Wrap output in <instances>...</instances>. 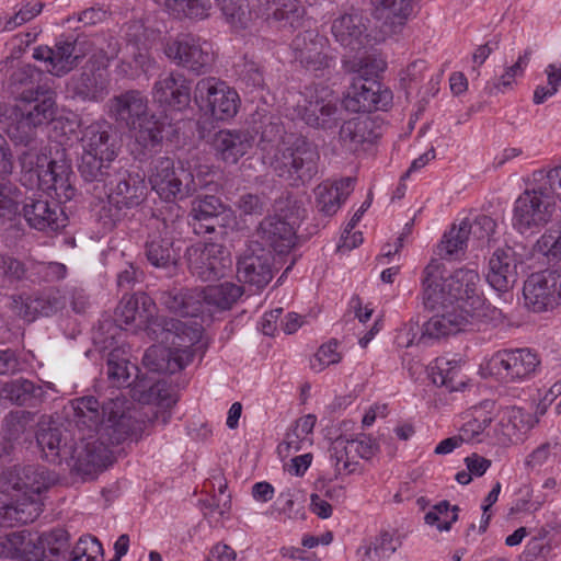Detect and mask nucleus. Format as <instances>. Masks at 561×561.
Here are the masks:
<instances>
[{"label": "nucleus", "mask_w": 561, "mask_h": 561, "mask_svg": "<svg viewBox=\"0 0 561 561\" xmlns=\"http://www.w3.org/2000/svg\"><path fill=\"white\" fill-rule=\"evenodd\" d=\"M314 194L318 211L327 217L333 216L340 208L342 201H344L341 191L328 182L319 184Z\"/></svg>", "instance_id": "603ef678"}, {"label": "nucleus", "mask_w": 561, "mask_h": 561, "mask_svg": "<svg viewBox=\"0 0 561 561\" xmlns=\"http://www.w3.org/2000/svg\"><path fill=\"white\" fill-rule=\"evenodd\" d=\"M556 201L533 183L514 205L513 226L522 234H534L552 218Z\"/></svg>", "instance_id": "6e6552de"}, {"label": "nucleus", "mask_w": 561, "mask_h": 561, "mask_svg": "<svg viewBox=\"0 0 561 561\" xmlns=\"http://www.w3.org/2000/svg\"><path fill=\"white\" fill-rule=\"evenodd\" d=\"M295 59L307 69L319 70L328 67V56L324 53L325 38L317 31L309 30L299 33L291 42Z\"/></svg>", "instance_id": "bb28decb"}, {"label": "nucleus", "mask_w": 561, "mask_h": 561, "mask_svg": "<svg viewBox=\"0 0 561 561\" xmlns=\"http://www.w3.org/2000/svg\"><path fill=\"white\" fill-rule=\"evenodd\" d=\"M273 5L268 19L278 22L280 27L295 28L301 24L306 10L299 0H273Z\"/></svg>", "instance_id": "a18cd8bd"}, {"label": "nucleus", "mask_w": 561, "mask_h": 561, "mask_svg": "<svg viewBox=\"0 0 561 561\" xmlns=\"http://www.w3.org/2000/svg\"><path fill=\"white\" fill-rule=\"evenodd\" d=\"M228 23L238 30H244L257 18L250 9L248 0H215Z\"/></svg>", "instance_id": "c03bdc74"}, {"label": "nucleus", "mask_w": 561, "mask_h": 561, "mask_svg": "<svg viewBox=\"0 0 561 561\" xmlns=\"http://www.w3.org/2000/svg\"><path fill=\"white\" fill-rule=\"evenodd\" d=\"M67 91L73 100L83 103H100L108 95V80L95 56L87 61L80 73L69 79Z\"/></svg>", "instance_id": "6ab92c4d"}, {"label": "nucleus", "mask_w": 561, "mask_h": 561, "mask_svg": "<svg viewBox=\"0 0 561 561\" xmlns=\"http://www.w3.org/2000/svg\"><path fill=\"white\" fill-rule=\"evenodd\" d=\"M106 374L114 387L130 386L133 371H138L137 366L129 363L126 351L117 347L112 350L106 356Z\"/></svg>", "instance_id": "79ce46f5"}, {"label": "nucleus", "mask_w": 561, "mask_h": 561, "mask_svg": "<svg viewBox=\"0 0 561 561\" xmlns=\"http://www.w3.org/2000/svg\"><path fill=\"white\" fill-rule=\"evenodd\" d=\"M274 216L293 222L295 226L304 218L306 213L302 201L291 193L280 195L274 203Z\"/></svg>", "instance_id": "864d4df0"}, {"label": "nucleus", "mask_w": 561, "mask_h": 561, "mask_svg": "<svg viewBox=\"0 0 561 561\" xmlns=\"http://www.w3.org/2000/svg\"><path fill=\"white\" fill-rule=\"evenodd\" d=\"M0 272L9 284L23 282L27 278V267L21 260L11 255H0Z\"/></svg>", "instance_id": "338daca9"}, {"label": "nucleus", "mask_w": 561, "mask_h": 561, "mask_svg": "<svg viewBox=\"0 0 561 561\" xmlns=\"http://www.w3.org/2000/svg\"><path fill=\"white\" fill-rule=\"evenodd\" d=\"M194 99L202 110L209 112L218 121L231 118L238 112V93L211 77L196 83Z\"/></svg>", "instance_id": "9b49d317"}, {"label": "nucleus", "mask_w": 561, "mask_h": 561, "mask_svg": "<svg viewBox=\"0 0 561 561\" xmlns=\"http://www.w3.org/2000/svg\"><path fill=\"white\" fill-rule=\"evenodd\" d=\"M1 396L11 403L23 407L31 405L33 400H42L44 390L42 386L23 377L12 379L2 385Z\"/></svg>", "instance_id": "ea45409f"}, {"label": "nucleus", "mask_w": 561, "mask_h": 561, "mask_svg": "<svg viewBox=\"0 0 561 561\" xmlns=\"http://www.w3.org/2000/svg\"><path fill=\"white\" fill-rule=\"evenodd\" d=\"M541 359L531 348H511L497 351L490 359V366L496 374L512 381H523L536 375Z\"/></svg>", "instance_id": "a211bd4d"}, {"label": "nucleus", "mask_w": 561, "mask_h": 561, "mask_svg": "<svg viewBox=\"0 0 561 561\" xmlns=\"http://www.w3.org/2000/svg\"><path fill=\"white\" fill-rule=\"evenodd\" d=\"M21 101L26 104L20 111L39 127L51 123L57 114L56 92L47 84H38L36 89L20 93Z\"/></svg>", "instance_id": "4be33fe9"}, {"label": "nucleus", "mask_w": 561, "mask_h": 561, "mask_svg": "<svg viewBox=\"0 0 561 561\" xmlns=\"http://www.w3.org/2000/svg\"><path fill=\"white\" fill-rule=\"evenodd\" d=\"M167 7L178 15L204 19L209 15L210 0H165Z\"/></svg>", "instance_id": "13d9d810"}, {"label": "nucleus", "mask_w": 561, "mask_h": 561, "mask_svg": "<svg viewBox=\"0 0 561 561\" xmlns=\"http://www.w3.org/2000/svg\"><path fill=\"white\" fill-rule=\"evenodd\" d=\"M147 304H150V299L145 295L130 297L119 304L116 309V316L125 324L136 323L137 320H139V323H142L148 316Z\"/></svg>", "instance_id": "3c124183"}, {"label": "nucleus", "mask_w": 561, "mask_h": 561, "mask_svg": "<svg viewBox=\"0 0 561 561\" xmlns=\"http://www.w3.org/2000/svg\"><path fill=\"white\" fill-rule=\"evenodd\" d=\"M371 125L368 121L353 118L345 122L340 128V140L350 151H357L358 148L368 142V127Z\"/></svg>", "instance_id": "de8ad7c7"}, {"label": "nucleus", "mask_w": 561, "mask_h": 561, "mask_svg": "<svg viewBox=\"0 0 561 561\" xmlns=\"http://www.w3.org/2000/svg\"><path fill=\"white\" fill-rule=\"evenodd\" d=\"M38 553L41 551L36 549V542L26 531H13L0 536V557L16 561H37Z\"/></svg>", "instance_id": "c9c22d12"}, {"label": "nucleus", "mask_w": 561, "mask_h": 561, "mask_svg": "<svg viewBox=\"0 0 561 561\" xmlns=\"http://www.w3.org/2000/svg\"><path fill=\"white\" fill-rule=\"evenodd\" d=\"M36 413L27 410L10 411L2 421L1 435L9 439L21 442L26 434H32L35 428Z\"/></svg>", "instance_id": "37998d69"}, {"label": "nucleus", "mask_w": 561, "mask_h": 561, "mask_svg": "<svg viewBox=\"0 0 561 561\" xmlns=\"http://www.w3.org/2000/svg\"><path fill=\"white\" fill-rule=\"evenodd\" d=\"M341 108L336 101L316 96L308 101L302 112L307 125L319 129L335 128L341 117Z\"/></svg>", "instance_id": "473e14b6"}, {"label": "nucleus", "mask_w": 561, "mask_h": 561, "mask_svg": "<svg viewBox=\"0 0 561 561\" xmlns=\"http://www.w3.org/2000/svg\"><path fill=\"white\" fill-rule=\"evenodd\" d=\"M137 392H139L138 401L144 403L157 402L165 407H171L175 403V400L168 393L165 383L161 381L152 383L148 390L144 389V385L140 381L134 387V397L137 396Z\"/></svg>", "instance_id": "680f3d73"}, {"label": "nucleus", "mask_w": 561, "mask_h": 561, "mask_svg": "<svg viewBox=\"0 0 561 561\" xmlns=\"http://www.w3.org/2000/svg\"><path fill=\"white\" fill-rule=\"evenodd\" d=\"M331 31L335 41L351 51L367 49L370 42L366 34L367 27L358 13H345L336 18Z\"/></svg>", "instance_id": "c85d7f7f"}, {"label": "nucleus", "mask_w": 561, "mask_h": 561, "mask_svg": "<svg viewBox=\"0 0 561 561\" xmlns=\"http://www.w3.org/2000/svg\"><path fill=\"white\" fill-rule=\"evenodd\" d=\"M112 138V126L103 122H94L82 130L81 147L82 152L95 153L103 158L115 159L116 152L114 145L110 141Z\"/></svg>", "instance_id": "72a5a7b5"}, {"label": "nucleus", "mask_w": 561, "mask_h": 561, "mask_svg": "<svg viewBox=\"0 0 561 561\" xmlns=\"http://www.w3.org/2000/svg\"><path fill=\"white\" fill-rule=\"evenodd\" d=\"M156 67V61L145 51H137L128 61H122L117 71L123 77L137 79L141 75H148Z\"/></svg>", "instance_id": "6e6d98bb"}, {"label": "nucleus", "mask_w": 561, "mask_h": 561, "mask_svg": "<svg viewBox=\"0 0 561 561\" xmlns=\"http://www.w3.org/2000/svg\"><path fill=\"white\" fill-rule=\"evenodd\" d=\"M125 404L121 397L102 404L91 396L73 401L75 422L82 436L68 467L71 472L93 479L112 463L110 445L123 443L136 430L137 422Z\"/></svg>", "instance_id": "f257e3e1"}, {"label": "nucleus", "mask_w": 561, "mask_h": 561, "mask_svg": "<svg viewBox=\"0 0 561 561\" xmlns=\"http://www.w3.org/2000/svg\"><path fill=\"white\" fill-rule=\"evenodd\" d=\"M76 42L58 41L54 47L39 46L34 48L33 57L47 64V71L56 77H62L75 69L80 55L75 53Z\"/></svg>", "instance_id": "a878e982"}, {"label": "nucleus", "mask_w": 561, "mask_h": 561, "mask_svg": "<svg viewBox=\"0 0 561 561\" xmlns=\"http://www.w3.org/2000/svg\"><path fill=\"white\" fill-rule=\"evenodd\" d=\"M38 302V317H49L66 307V297L58 290H50L46 294L35 296Z\"/></svg>", "instance_id": "774afa93"}, {"label": "nucleus", "mask_w": 561, "mask_h": 561, "mask_svg": "<svg viewBox=\"0 0 561 561\" xmlns=\"http://www.w3.org/2000/svg\"><path fill=\"white\" fill-rule=\"evenodd\" d=\"M534 251L547 257L548 262L561 259V226H552L534 244Z\"/></svg>", "instance_id": "5fc2aeb1"}, {"label": "nucleus", "mask_w": 561, "mask_h": 561, "mask_svg": "<svg viewBox=\"0 0 561 561\" xmlns=\"http://www.w3.org/2000/svg\"><path fill=\"white\" fill-rule=\"evenodd\" d=\"M415 0H388V38L403 33L405 25L414 12Z\"/></svg>", "instance_id": "49530a36"}, {"label": "nucleus", "mask_w": 561, "mask_h": 561, "mask_svg": "<svg viewBox=\"0 0 561 561\" xmlns=\"http://www.w3.org/2000/svg\"><path fill=\"white\" fill-rule=\"evenodd\" d=\"M41 128L33 125V122L20 111V106H13L4 130L14 146H34L39 144L37 136Z\"/></svg>", "instance_id": "e433bc0d"}, {"label": "nucleus", "mask_w": 561, "mask_h": 561, "mask_svg": "<svg viewBox=\"0 0 561 561\" xmlns=\"http://www.w3.org/2000/svg\"><path fill=\"white\" fill-rule=\"evenodd\" d=\"M106 185L110 192L101 202L96 218L104 229L112 230L146 201L147 185L145 175L124 168L116 169Z\"/></svg>", "instance_id": "20e7f679"}, {"label": "nucleus", "mask_w": 561, "mask_h": 561, "mask_svg": "<svg viewBox=\"0 0 561 561\" xmlns=\"http://www.w3.org/2000/svg\"><path fill=\"white\" fill-rule=\"evenodd\" d=\"M36 440L47 461L69 467L73 460L77 440L64 425L50 423L36 433Z\"/></svg>", "instance_id": "aec40b11"}, {"label": "nucleus", "mask_w": 561, "mask_h": 561, "mask_svg": "<svg viewBox=\"0 0 561 561\" xmlns=\"http://www.w3.org/2000/svg\"><path fill=\"white\" fill-rule=\"evenodd\" d=\"M69 561H104L102 543L92 536L81 537L70 552Z\"/></svg>", "instance_id": "052dcab7"}, {"label": "nucleus", "mask_w": 561, "mask_h": 561, "mask_svg": "<svg viewBox=\"0 0 561 561\" xmlns=\"http://www.w3.org/2000/svg\"><path fill=\"white\" fill-rule=\"evenodd\" d=\"M527 255L522 244L497 249L489 261L488 283L497 291H508L517 282L519 272H524Z\"/></svg>", "instance_id": "4468645a"}, {"label": "nucleus", "mask_w": 561, "mask_h": 561, "mask_svg": "<svg viewBox=\"0 0 561 561\" xmlns=\"http://www.w3.org/2000/svg\"><path fill=\"white\" fill-rule=\"evenodd\" d=\"M37 561H64L69 553V534L62 528L53 529L37 538Z\"/></svg>", "instance_id": "4c0bfd02"}, {"label": "nucleus", "mask_w": 561, "mask_h": 561, "mask_svg": "<svg viewBox=\"0 0 561 561\" xmlns=\"http://www.w3.org/2000/svg\"><path fill=\"white\" fill-rule=\"evenodd\" d=\"M60 202L44 192H23L12 181L0 180V224H12L23 217L31 229L57 232L67 226L68 217Z\"/></svg>", "instance_id": "7ed1b4c3"}, {"label": "nucleus", "mask_w": 561, "mask_h": 561, "mask_svg": "<svg viewBox=\"0 0 561 561\" xmlns=\"http://www.w3.org/2000/svg\"><path fill=\"white\" fill-rule=\"evenodd\" d=\"M108 112L117 123L130 129H137L148 113V100L138 90H128L113 96L108 102Z\"/></svg>", "instance_id": "412c9836"}, {"label": "nucleus", "mask_w": 561, "mask_h": 561, "mask_svg": "<svg viewBox=\"0 0 561 561\" xmlns=\"http://www.w3.org/2000/svg\"><path fill=\"white\" fill-rule=\"evenodd\" d=\"M191 83L183 73L171 71L156 81L152 96L162 105L183 111L191 103Z\"/></svg>", "instance_id": "5701e85b"}, {"label": "nucleus", "mask_w": 561, "mask_h": 561, "mask_svg": "<svg viewBox=\"0 0 561 561\" xmlns=\"http://www.w3.org/2000/svg\"><path fill=\"white\" fill-rule=\"evenodd\" d=\"M343 69L354 76L343 99L344 108L353 113L378 110L377 104L382 93L383 61L370 56L354 57L343 60Z\"/></svg>", "instance_id": "39448f33"}, {"label": "nucleus", "mask_w": 561, "mask_h": 561, "mask_svg": "<svg viewBox=\"0 0 561 561\" xmlns=\"http://www.w3.org/2000/svg\"><path fill=\"white\" fill-rule=\"evenodd\" d=\"M261 239L275 252L287 253L296 243V226L278 216L264 218L259 226Z\"/></svg>", "instance_id": "c756f323"}, {"label": "nucleus", "mask_w": 561, "mask_h": 561, "mask_svg": "<svg viewBox=\"0 0 561 561\" xmlns=\"http://www.w3.org/2000/svg\"><path fill=\"white\" fill-rule=\"evenodd\" d=\"M10 310L21 319L32 322L38 317V302L35 297L27 295H12L9 297Z\"/></svg>", "instance_id": "69168bd1"}, {"label": "nucleus", "mask_w": 561, "mask_h": 561, "mask_svg": "<svg viewBox=\"0 0 561 561\" xmlns=\"http://www.w3.org/2000/svg\"><path fill=\"white\" fill-rule=\"evenodd\" d=\"M533 183L556 201L561 194V163L549 170H537L533 173Z\"/></svg>", "instance_id": "bf43d9fd"}, {"label": "nucleus", "mask_w": 561, "mask_h": 561, "mask_svg": "<svg viewBox=\"0 0 561 561\" xmlns=\"http://www.w3.org/2000/svg\"><path fill=\"white\" fill-rule=\"evenodd\" d=\"M57 476L39 465L14 466L0 473V486L8 489L20 502L36 501L42 491L48 489Z\"/></svg>", "instance_id": "1a4fd4ad"}, {"label": "nucleus", "mask_w": 561, "mask_h": 561, "mask_svg": "<svg viewBox=\"0 0 561 561\" xmlns=\"http://www.w3.org/2000/svg\"><path fill=\"white\" fill-rule=\"evenodd\" d=\"M146 334L159 345L179 348H192L202 336V325L178 319L156 317L145 319Z\"/></svg>", "instance_id": "f8f14e48"}, {"label": "nucleus", "mask_w": 561, "mask_h": 561, "mask_svg": "<svg viewBox=\"0 0 561 561\" xmlns=\"http://www.w3.org/2000/svg\"><path fill=\"white\" fill-rule=\"evenodd\" d=\"M186 259L191 274L202 282L224 277L232 266L229 250L218 243H196L187 249Z\"/></svg>", "instance_id": "9d476101"}, {"label": "nucleus", "mask_w": 561, "mask_h": 561, "mask_svg": "<svg viewBox=\"0 0 561 561\" xmlns=\"http://www.w3.org/2000/svg\"><path fill=\"white\" fill-rule=\"evenodd\" d=\"M151 187L165 202L182 201L197 191V183L188 161L159 157L152 161L149 175Z\"/></svg>", "instance_id": "0eeeda50"}, {"label": "nucleus", "mask_w": 561, "mask_h": 561, "mask_svg": "<svg viewBox=\"0 0 561 561\" xmlns=\"http://www.w3.org/2000/svg\"><path fill=\"white\" fill-rule=\"evenodd\" d=\"M479 280V274L470 268H459L445 278L449 297L456 298L458 305L451 311L437 313L426 321L419 342L426 339L438 340L459 332L479 331L486 323L489 307L477 294Z\"/></svg>", "instance_id": "f03ea898"}, {"label": "nucleus", "mask_w": 561, "mask_h": 561, "mask_svg": "<svg viewBox=\"0 0 561 561\" xmlns=\"http://www.w3.org/2000/svg\"><path fill=\"white\" fill-rule=\"evenodd\" d=\"M72 173H59V174H42L37 173L38 179L45 183L50 182L48 186L55 192L56 197L60 202L71 201L76 195V188L70 182Z\"/></svg>", "instance_id": "0e129e2a"}, {"label": "nucleus", "mask_w": 561, "mask_h": 561, "mask_svg": "<svg viewBox=\"0 0 561 561\" xmlns=\"http://www.w3.org/2000/svg\"><path fill=\"white\" fill-rule=\"evenodd\" d=\"M43 72L32 65H24L16 69L10 78V84L16 92H25L27 90L36 89L37 83H41Z\"/></svg>", "instance_id": "e2e57ef3"}, {"label": "nucleus", "mask_w": 561, "mask_h": 561, "mask_svg": "<svg viewBox=\"0 0 561 561\" xmlns=\"http://www.w3.org/2000/svg\"><path fill=\"white\" fill-rule=\"evenodd\" d=\"M113 160L95 153L82 152L78 162V172L85 182H103L106 185L117 169L112 164Z\"/></svg>", "instance_id": "58836bf2"}, {"label": "nucleus", "mask_w": 561, "mask_h": 561, "mask_svg": "<svg viewBox=\"0 0 561 561\" xmlns=\"http://www.w3.org/2000/svg\"><path fill=\"white\" fill-rule=\"evenodd\" d=\"M266 164L275 174L293 186L310 182L318 173L319 154L305 139L297 138L291 146L267 156Z\"/></svg>", "instance_id": "423d86ee"}, {"label": "nucleus", "mask_w": 561, "mask_h": 561, "mask_svg": "<svg viewBox=\"0 0 561 561\" xmlns=\"http://www.w3.org/2000/svg\"><path fill=\"white\" fill-rule=\"evenodd\" d=\"M159 300L168 310L182 317H197L202 313L197 288L173 287L161 291Z\"/></svg>", "instance_id": "f704fd0d"}, {"label": "nucleus", "mask_w": 561, "mask_h": 561, "mask_svg": "<svg viewBox=\"0 0 561 561\" xmlns=\"http://www.w3.org/2000/svg\"><path fill=\"white\" fill-rule=\"evenodd\" d=\"M259 148L262 151L263 162L266 164L267 156H272L276 150H283L280 144L285 135V128L279 117L265 115L261 119Z\"/></svg>", "instance_id": "a19ab883"}, {"label": "nucleus", "mask_w": 561, "mask_h": 561, "mask_svg": "<svg viewBox=\"0 0 561 561\" xmlns=\"http://www.w3.org/2000/svg\"><path fill=\"white\" fill-rule=\"evenodd\" d=\"M154 227L148 233L145 243V255L148 262L160 268H167L175 265L178 262V251L173 247V237L164 221L154 220Z\"/></svg>", "instance_id": "393cba45"}, {"label": "nucleus", "mask_w": 561, "mask_h": 561, "mask_svg": "<svg viewBox=\"0 0 561 561\" xmlns=\"http://www.w3.org/2000/svg\"><path fill=\"white\" fill-rule=\"evenodd\" d=\"M423 304L430 310H439L442 313L451 311L458 300L449 297V290L445 286V279L434 285H426L423 289Z\"/></svg>", "instance_id": "09e8293b"}, {"label": "nucleus", "mask_w": 561, "mask_h": 561, "mask_svg": "<svg viewBox=\"0 0 561 561\" xmlns=\"http://www.w3.org/2000/svg\"><path fill=\"white\" fill-rule=\"evenodd\" d=\"M163 53L171 62L197 76L207 73L214 61L213 53L191 35H180L167 41Z\"/></svg>", "instance_id": "2eb2a0df"}, {"label": "nucleus", "mask_w": 561, "mask_h": 561, "mask_svg": "<svg viewBox=\"0 0 561 561\" xmlns=\"http://www.w3.org/2000/svg\"><path fill=\"white\" fill-rule=\"evenodd\" d=\"M461 228H465V234H467V240L477 241V247H483L484 244H489L491 241V237L495 232L496 222L491 217L486 215H480L476 217L472 222L468 220H463L460 224Z\"/></svg>", "instance_id": "8fccbe9b"}, {"label": "nucleus", "mask_w": 561, "mask_h": 561, "mask_svg": "<svg viewBox=\"0 0 561 561\" xmlns=\"http://www.w3.org/2000/svg\"><path fill=\"white\" fill-rule=\"evenodd\" d=\"M523 295L526 307L534 312L554 308L561 301V270L533 273L524 283Z\"/></svg>", "instance_id": "ddd939ff"}, {"label": "nucleus", "mask_w": 561, "mask_h": 561, "mask_svg": "<svg viewBox=\"0 0 561 561\" xmlns=\"http://www.w3.org/2000/svg\"><path fill=\"white\" fill-rule=\"evenodd\" d=\"M202 313L205 311H225L229 310L238 299L243 295L242 286L225 282L218 285L197 288Z\"/></svg>", "instance_id": "7c9ffc66"}, {"label": "nucleus", "mask_w": 561, "mask_h": 561, "mask_svg": "<svg viewBox=\"0 0 561 561\" xmlns=\"http://www.w3.org/2000/svg\"><path fill=\"white\" fill-rule=\"evenodd\" d=\"M194 356L193 348L152 345L146 351L142 364L152 373L174 374L187 366Z\"/></svg>", "instance_id": "b1692460"}, {"label": "nucleus", "mask_w": 561, "mask_h": 561, "mask_svg": "<svg viewBox=\"0 0 561 561\" xmlns=\"http://www.w3.org/2000/svg\"><path fill=\"white\" fill-rule=\"evenodd\" d=\"M237 266L239 280L257 290L270 284L276 271L273 252L257 242L251 243L244 250Z\"/></svg>", "instance_id": "dca6fc26"}, {"label": "nucleus", "mask_w": 561, "mask_h": 561, "mask_svg": "<svg viewBox=\"0 0 561 561\" xmlns=\"http://www.w3.org/2000/svg\"><path fill=\"white\" fill-rule=\"evenodd\" d=\"M188 218L196 234H207L224 230L232 220V211L215 195H197L192 201Z\"/></svg>", "instance_id": "f3484780"}, {"label": "nucleus", "mask_w": 561, "mask_h": 561, "mask_svg": "<svg viewBox=\"0 0 561 561\" xmlns=\"http://www.w3.org/2000/svg\"><path fill=\"white\" fill-rule=\"evenodd\" d=\"M467 242L465 228H461L460 225L459 227L454 225L448 232L444 233L437 245V254L440 259H451L455 254L465 250Z\"/></svg>", "instance_id": "4d7b16f0"}, {"label": "nucleus", "mask_w": 561, "mask_h": 561, "mask_svg": "<svg viewBox=\"0 0 561 561\" xmlns=\"http://www.w3.org/2000/svg\"><path fill=\"white\" fill-rule=\"evenodd\" d=\"M41 512L36 501L20 502L8 489L0 486V529L32 523Z\"/></svg>", "instance_id": "cd10ccee"}, {"label": "nucleus", "mask_w": 561, "mask_h": 561, "mask_svg": "<svg viewBox=\"0 0 561 561\" xmlns=\"http://www.w3.org/2000/svg\"><path fill=\"white\" fill-rule=\"evenodd\" d=\"M217 156L227 163L234 164L252 146V136L244 130H219L213 138Z\"/></svg>", "instance_id": "2f4dec72"}]
</instances>
